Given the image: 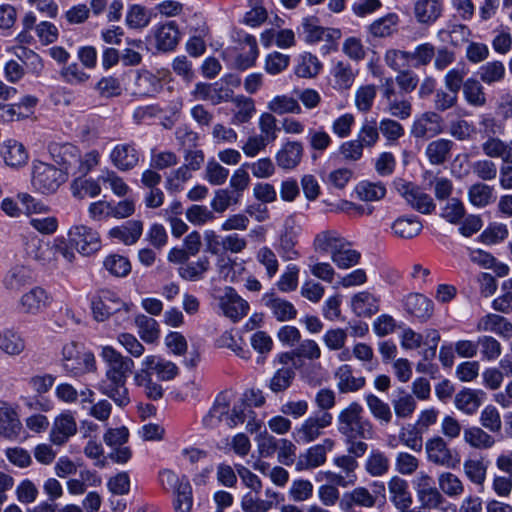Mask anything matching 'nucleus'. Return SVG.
Returning <instances> with one entry per match:
<instances>
[{
	"label": "nucleus",
	"instance_id": "obj_1",
	"mask_svg": "<svg viewBox=\"0 0 512 512\" xmlns=\"http://www.w3.org/2000/svg\"><path fill=\"white\" fill-rule=\"evenodd\" d=\"M100 356L105 364V378L98 383L97 389L116 405L127 406L130 397L126 382L135 367L133 359L124 356L112 346L102 347Z\"/></svg>",
	"mask_w": 512,
	"mask_h": 512
},
{
	"label": "nucleus",
	"instance_id": "obj_2",
	"mask_svg": "<svg viewBox=\"0 0 512 512\" xmlns=\"http://www.w3.org/2000/svg\"><path fill=\"white\" fill-rule=\"evenodd\" d=\"M338 431L349 440L370 439L374 434L373 424L363 416V407L358 402L350 403L339 413Z\"/></svg>",
	"mask_w": 512,
	"mask_h": 512
},
{
	"label": "nucleus",
	"instance_id": "obj_3",
	"mask_svg": "<svg viewBox=\"0 0 512 512\" xmlns=\"http://www.w3.org/2000/svg\"><path fill=\"white\" fill-rule=\"evenodd\" d=\"M133 305L124 302L119 295L109 289H101L93 297L91 308L95 320L103 322L112 315H116L119 321L129 320V314Z\"/></svg>",
	"mask_w": 512,
	"mask_h": 512
},
{
	"label": "nucleus",
	"instance_id": "obj_4",
	"mask_svg": "<svg viewBox=\"0 0 512 512\" xmlns=\"http://www.w3.org/2000/svg\"><path fill=\"white\" fill-rule=\"evenodd\" d=\"M65 180L66 176L62 169L41 161L33 163L32 185L37 191L43 194H52Z\"/></svg>",
	"mask_w": 512,
	"mask_h": 512
},
{
	"label": "nucleus",
	"instance_id": "obj_5",
	"mask_svg": "<svg viewBox=\"0 0 512 512\" xmlns=\"http://www.w3.org/2000/svg\"><path fill=\"white\" fill-rule=\"evenodd\" d=\"M142 159V153L133 141L116 144L110 151L109 160L120 172L134 170Z\"/></svg>",
	"mask_w": 512,
	"mask_h": 512
},
{
	"label": "nucleus",
	"instance_id": "obj_6",
	"mask_svg": "<svg viewBox=\"0 0 512 512\" xmlns=\"http://www.w3.org/2000/svg\"><path fill=\"white\" fill-rule=\"evenodd\" d=\"M412 483L421 508L435 509L444 502V497L435 486L434 479L427 473L419 472Z\"/></svg>",
	"mask_w": 512,
	"mask_h": 512
},
{
	"label": "nucleus",
	"instance_id": "obj_7",
	"mask_svg": "<svg viewBox=\"0 0 512 512\" xmlns=\"http://www.w3.org/2000/svg\"><path fill=\"white\" fill-rule=\"evenodd\" d=\"M333 416L329 412L317 411L309 416L296 429L294 435L297 442L310 443L322 435L323 430L332 424Z\"/></svg>",
	"mask_w": 512,
	"mask_h": 512
},
{
	"label": "nucleus",
	"instance_id": "obj_8",
	"mask_svg": "<svg viewBox=\"0 0 512 512\" xmlns=\"http://www.w3.org/2000/svg\"><path fill=\"white\" fill-rule=\"evenodd\" d=\"M68 235L78 252L85 256H89L101 248L99 233L91 227L85 225L73 226Z\"/></svg>",
	"mask_w": 512,
	"mask_h": 512
},
{
	"label": "nucleus",
	"instance_id": "obj_9",
	"mask_svg": "<svg viewBox=\"0 0 512 512\" xmlns=\"http://www.w3.org/2000/svg\"><path fill=\"white\" fill-rule=\"evenodd\" d=\"M219 306L223 314L232 321L237 322L244 318L249 311V304L234 288L225 287L219 296Z\"/></svg>",
	"mask_w": 512,
	"mask_h": 512
},
{
	"label": "nucleus",
	"instance_id": "obj_10",
	"mask_svg": "<svg viewBox=\"0 0 512 512\" xmlns=\"http://www.w3.org/2000/svg\"><path fill=\"white\" fill-rule=\"evenodd\" d=\"M407 204L422 214H431L436 209L433 198L419 186L411 183L403 184L399 189Z\"/></svg>",
	"mask_w": 512,
	"mask_h": 512
},
{
	"label": "nucleus",
	"instance_id": "obj_11",
	"mask_svg": "<svg viewBox=\"0 0 512 512\" xmlns=\"http://www.w3.org/2000/svg\"><path fill=\"white\" fill-rule=\"evenodd\" d=\"M155 47L162 52H171L179 44L181 33L175 21L157 24L153 29Z\"/></svg>",
	"mask_w": 512,
	"mask_h": 512
},
{
	"label": "nucleus",
	"instance_id": "obj_12",
	"mask_svg": "<svg viewBox=\"0 0 512 512\" xmlns=\"http://www.w3.org/2000/svg\"><path fill=\"white\" fill-rule=\"evenodd\" d=\"M54 161L63 168L66 175L75 176L80 150L73 144H52L49 147Z\"/></svg>",
	"mask_w": 512,
	"mask_h": 512
},
{
	"label": "nucleus",
	"instance_id": "obj_13",
	"mask_svg": "<svg viewBox=\"0 0 512 512\" xmlns=\"http://www.w3.org/2000/svg\"><path fill=\"white\" fill-rule=\"evenodd\" d=\"M442 117L428 111L416 118L411 126V135L417 139L432 138L442 132Z\"/></svg>",
	"mask_w": 512,
	"mask_h": 512
},
{
	"label": "nucleus",
	"instance_id": "obj_14",
	"mask_svg": "<svg viewBox=\"0 0 512 512\" xmlns=\"http://www.w3.org/2000/svg\"><path fill=\"white\" fill-rule=\"evenodd\" d=\"M24 250L29 258L37 261L40 265L54 266L53 242H45L35 235L29 236L25 238Z\"/></svg>",
	"mask_w": 512,
	"mask_h": 512
},
{
	"label": "nucleus",
	"instance_id": "obj_15",
	"mask_svg": "<svg viewBox=\"0 0 512 512\" xmlns=\"http://www.w3.org/2000/svg\"><path fill=\"white\" fill-rule=\"evenodd\" d=\"M334 447V441L330 438L323 440L321 444L310 447L304 454L298 457L296 469L298 471L313 469L326 462V454Z\"/></svg>",
	"mask_w": 512,
	"mask_h": 512
},
{
	"label": "nucleus",
	"instance_id": "obj_16",
	"mask_svg": "<svg viewBox=\"0 0 512 512\" xmlns=\"http://www.w3.org/2000/svg\"><path fill=\"white\" fill-rule=\"evenodd\" d=\"M299 230L294 217L290 216L285 220L278 247V252L284 260H295L299 257L300 254L295 248L298 242Z\"/></svg>",
	"mask_w": 512,
	"mask_h": 512
},
{
	"label": "nucleus",
	"instance_id": "obj_17",
	"mask_svg": "<svg viewBox=\"0 0 512 512\" xmlns=\"http://www.w3.org/2000/svg\"><path fill=\"white\" fill-rule=\"evenodd\" d=\"M191 94L197 100L210 101L212 104L218 105L229 101L232 98L233 91L219 82L212 84L199 82L195 85Z\"/></svg>",
	"mask_w": 512,
	"mask_h": 512
},
{
	"label": "nucleus",
	"instance_id": "obj_18",
	"mask_svg": "<svg viewBox=\"0 0 512 512\" xmlns=\"http://www.w3.org/2000/svg\"><path fill=\"white\" fill-rule=\"evenodd\" d=\"M52 297L41 287H34L20 298V308L23 313L37 315L50 306Z\"/></svg>",
	"mask_w": 512,
	"mask_h": 512
},
{
	"label": "nucleus",
	"instance_id": "obj_19",
	"mask_svg": "<svg viewBox=\"0 0 512 512\" xmlns=\"http://www.w3.org/2000/svg\"><path fill=\"white\" fill-rule=\"evenodd\" d=\"M443 9V0H415L413 15L417 23L430 26L442 16Z\"/></svg>",
	"mask_w": 512,
	"mask_h": 512
},
{
	"label": "nucleus",
	"instance_id": "obj_20",
	"mask_svg": "<svg viewBox=\"0 0 512 512\" xmlns=\"http://www.w3.org/2000/svg\"><path fill=\"white\" fill-rule=\"evenodd\" d=\"M77 432V424L71 412L67 411L54 420L50 431V440L53 444L61 446Z\"/></svg>",
	"mask_w": 512,
	"mask_h": 512
},
{
	"label": "nucleus",
	"instance_id": "obj_21",
	"mask_svg": "<svg viewBox=\"0 0 512 512\" xmlns=\"http://www.w3.org/2000/svg\"><path fill=\"white\" fill-rule=\"evenodd\" d=\"M425 448L430 462L447 468L455 466L452 452L442 437L436 436L429 439Z\"/></svg>",
	"mask_w": 512,
	"mask_h": 512
},
{
	"label": "nucleus",
	"instance_id": "obj_22",
	"mask_svg": "<svg viewBox=\"0 0 512 512\" xmlns=\"http://www.w3.org/2000/svg\"><path fill=\"white\" fill-rule=\"evenodd\" d=\"M377 503V496L365 487H356L350 492L344 493L339 507L342 511H350L354 506L372 508Z\"/></svg>",
	"mask_w": 512,
	"mask_h": 512
},
{
	"label": "nucleus",
	"instance_id": "obj_23",
	"mask_svg": "<svg viewBox=\"0 0 512 512\" xmlns=\"http://www.w3.org/2000/svg\"><path fill=\"white\" fill-rule=\"evenodd\" d=\"M163 89L160 78L147 70L136 72L132 94L140 97H152Z\"/></svg>",
	"mask_w": 512,
	"mask_h": 512
},
{
	"label": "nucleus",
	"instance_id": "obj_24",
	"mask_svg": "<svg viewBox=\"0 0 512 512\" xmlns=\"http://www.w3.org/2000/svg\"><path fill=\"white\" fill-rule=\"evenodd\" d=\"M476 329L479 332H492L506 339L512 337V323L505 317L493 313L481 317Z\"/></svg>",
	"mask_w": 512,
	"mask_h": 512
},
{
	"label": "nucleus",
	"instance_id": "obj_25",
	"mask_svg": "<svg viewBox=\"0 0 512 512\" xmlns=\"http://www.w3.org/2000/svg\"><path fill=\"white\" fill-rule=\"evenodd\" d=\"M303 157V145L298 141H288L276 153L277 165L284 170L296 168Z\"/></svg>",
	"mask_w": 512,
	"mask_h": 512
},
{
	"label": "nucleus",
	"instance_id": "obj_26",
	"mask_svg": "<svg viewBox=\"0 0 512 512\" xmlns=\"http://www.w3.org/2000/svg\"><path fill=\"white\" fill-rule=\"evenodd\" d=\"M143 233V222L140 220H129L120 226L109 230L108 235L111 239L117 240L125 245L135 244Z\"/></svg>",
	"mask_w": 512,
	"mask_h": 512
},
{
	"label": "nucleus",
	"instance_id": "obj_27",
	"mask_svg": "<svg viewBox=\"0 0 512 512\" xmlns=\"http://www.w3.org/2000/svg\"><path fill=\"white\" fill-rule=\"evenodd\" d=\"M141 370H147V373L151 374L156 373L162 381L172 380L178 374V367L173 362L156 355L146 356L142 362Z\"/></svg>",
	"mask_w": 512,
	"mask_h": 512
},
{
	"label": "nucleus",
	"instance_id": "obj_28",
	"mask_svg": "<svg viewBox=\"0 0 512 512\" xmlns=\"http://www.w3.org/2000/svg\"><path fill=\"white\" fill-rule=\"evenodd\" d=\"M262 301L278 321H289L297 316L295 306L288 300L277 297L275 293H266L263 295Z\"/></svg>",
	"mask_w": 512,
	"mask_h": 512
},
{
	"label": "nucleus",
	"instance_id": "obj_29",
	"mask_svg": "<svg viewBox=\"0 0 512 512\" xmlns=\"http://www.w3.org/2000/svg\"><path fill=\"white\" fill-rule=\"evenodd\" d=\"M405 310L414 317L426 321L433 314L432 301L419 293H411L404 300Z\"/></svg>",
	"mask_w": 512,
	"mask_h": 512
},
{
	"label": "nucleus",
	"instance_id": "obj_30",
	"mask_svg": "<svg viewBox=\"0 0 512 512\" xmlns=\"http://www.w3.org/2000/svg\"><path fill=\"white\" fill-rule=\"evenodd\" d=\"M390 500L399 510H404L412 504V496L408 482L399 476H393L388 482Z\"/></svg>",
	"mask_w": 512,
	"mask_h": 512
},
{
	"label": "nucleus",
	"instance_id": "obj_31",
	"mask_svg": "<svg viewBox=\"0 0 512 512\" xmlns=\"http://www.w3.org/2000/svg\"><path fill=\"white\" fill-rule=\"evenodd\" d=\"M22 424L16 411L6 403L0 405V434L14 439L20 435Z\"/></svg>",
	"mask_w": 512,
	"mask_h": 512
},
{
	"label": "nucleus",
	"instance_id": "obj_32",
	"mask_svg": "<svg viewBox=\"0 0 512 512\" xmlns=\"http://www.w3.org/2000/svg\"><path fill=\"white\" fill-rule=\"evenodd\" d=\"M346 241L336 230H324L315 236L313 248L320 253H330L332 257L333 253L342 248Z\"/></svg>",
	"mask_w": 512,
	"mask_h": 512
},
{
	"label": "nucleus",
	"instance_id": "obj_33",
	"mask_svg": "<svg viewBox=\"0 0 512 512\" xmlns=\"http://www.w3.org/2000/svg\"><path fill=\"white\" fill-rule=\"evenodd\" d=\"M330 74L333 79V88L339 91L350 89L356 78L351 64L343 60L334 62Z\"/></svg>",
	"mask_w": 512,
	"mask_h": 512
},
{
	"label": "nucleus",
	"instance_id": "obj_34",
	"mask_svg": "<svg viewBox=\"0 0 512 512\" xmlns=\"http://www.w3.org/2000/svg\"><path fill=\"white\" fill-rule=\"evenodd\" d=\"M481 147L487 157L500 158L504 164H512V140L506 142L498 137H488Z\"/></svg>",
	"mask_w": 512,
	"mask_h": 512
},
{
	"label": "nucleus",
	"instance_id": "obj_35",
	"mask_svg": "<svg viewBox=\"0 0 512 512\" xmlns=\"http://www.w3.org/2000/svg\"><path fill=\"white\" fill-rule=\"evenodd\" d=\"M26 348V341L20 332L13 328L0 331V350L9 356H18Z\"/></svg>",
	"mask_w": 512,
	"mask_h": 512
},
{
	"label": "nucleus",
	"instance_id": "obj_36",
	"mask_svg": "<svg viewBox=\"0 0 512 512\" xmlns=\"http://www.w3.org/2000/svg\"><path fill=\"white\" fill-rule=\"evenodd\" d=\"M463 439L470 447L478 450H488L496 443L495 438L479 426L466 427Z\"/></svg>",
	"mask_w": 512,
	"mask_h": 512
},
{
	"label": "nucleus",
	"instance_id": "obj_37",
	"mask_svg": "<svg viewBox=\"0 0 512 512\" xmlns=\"http://www.w3.org/2000/svg\"><path fill=\"white\" fill-rule=\"evenodd\" d=\"M423 225L417 216L398 217L391 226L393 234L402 239H412L422 231Z\"/></svg>",
	"mask_w": 512,
	"mask_h": 512
},
{
	"label": "nucleus",
	"instance_id": "obj_38",
	"mask_svg": "<svg viewBox=\"0 0 512 512\" xmlns=\"http://www.w3.org/2000/svg\"><path fill=\"white\" fill-rule=\"evenodd\" d=\"M453 147V141L440 138L427 145L425 154L431 164L442 165L450 158Z\"/></svg>",
	"mask_w": 512,
	"mask_h": 512
},
{
	"label": "nucleus",
	"instance_id": "obj_39",
	"mask_svg": "<svg viewBox=\"0 0 512 512\" xmlns=\"http://www.w3.org/2000/svg\"><path fill=\"white\" fill-rule=\"evenodd\" d=\"M3 158L6 165L20 168L27 164L29 155L24 145L16 140H8L4 145Z\"/></svg>",
	"mask_w": 512,
	"mask_h": 512
},
{
	"label": "nucleus",
	"instance_id": "obj_40",
	"mask_svg": "<svg viewBox=\"0 0 512 512\" xmlns=\"http://www.w3.org/2000/svg\"><path fill=\"white\" fill-rule=\"evenodd\" d=\"M230 411V399L229 396L225 393L219 394L215 402L208 412V414L203 418V424L207 428H215L218 424L223 420V417H227Z\"/></svg>",
	"mask_w": 512,
	"mask_h": 512
},
{
	"label": "nucleus",
	"instance_id": "obj_41",
	"mask_svg": "<svg viewBox=\"0 0 512 512\" xmlns=\"http://www.w3.org/2000/svg\"><path fill=\"white\" fill-rule=\"evenodd\" d=\"M468 199L473 206L486 207L496 200L494 187L483 182L475 183L468 189Z\"/></svg>",
	"mask_w": 512,
	"mask_h": 512
},
{
	"label": "nucleus",
	"instance_id": "obj_42",
	"mask_svg": "<svg viewBox=\"0 0 512 512\" xmlns=\"http://www.w3.org/2000/svg\"><path fill=\"white\" fill-rule=\"evenodd\" d=\"M338 378L337 387L341 393L355 392L365 386L364 377H354L349 365H342L336 372Z\"/></svg>",
	"mask_w": 512,
	"mask_h": 512
},
{
	"label": "nucleus",
	"instance_id": "obj_43",
	"mask_svg": "<svg viewBox=\"0 0 512 512\" xmlns=\"http://www.w3.org/2000/svg\"><path fill=\"white\" fill-rule=\"evenodd\" d=\"M351 306L357 316H372L379 310L377 299L368 291L355 294L352 297Z\"/></svg>",
	"mask_w": 512,
	"mask_h": 512
},
{
	"label": "nucleus",
	"instance_id": "obj_44",
	"mask_svg": "<svg viewBox=\"0 0 512 512\" xmlns=\"http://www.w3.org/2000/svg\"><path fill=\"white\" fill-rule=\"evenodd\" d=\"M480 391L465 388L455 396V406L467 415H473L481 406Z\"/></svg>",
	"mask_w": 512,
	"mask_h": 512
},
{
	"label": "nucleus",
	"instance_id": "obj_45",
	"mask_svg": "<svg viewBox=\"0 0 512 512\" xmlns=\"http://www.w3.org/2000/svg\"><path fill=\"white\" fill-rule=\"evenodd\" d=\"M216 267L220 277L232 283L238 282L245 271L243 263H238L223 255L218 257Z\"/></svg>",
	"mask_w": 512,
	"mask_h": 512
},
{
	"label": "nucleus",
	"instance_id": "obj_46",
	"mask_svg": "<svg viewBox=\"0 0 512 512\" xmlns=\"http://www.w3.org/2000/svg\"><path fill=\"white\" fill-rule=\"evenodd\" d=\"M72 195L77 199H84L86 197H97L101 193V186L92 178H85V176H76L71 183Z\"/></svg>",
	"mask_w": 512,
	"mask_h": 512
},
{
	"label": "nucleus",
	"instance_id": "obj_47",
	"mask_svg": "<svg viewBox=\"0 0 512 512\" xmlns=\"http://www.w3.org/2000/svg\"><path fill=\"white\" fill-rule=\"evenodd\" d=\"M477 74L483 83L493 85L505 79L506 69L503 62L494 60L480 66Z\"/></svg>",
	"mask_w": 512,
	"mask_h": 512
},
{
	"label": "nucleus",
	"instance_id": "obj_48",
	"mask_svg": "<svg viewBox=\"0 0 512 512\" xmlns=\"http://www.w3.org/2000/svg\"><path fill=\"white\" fill-rule=\"evenodd\" d=\"M210 268V260L207 256L200 257L195 262H188L179 267L178 272L181 278L187 281H199Z\"/></svg>",
	"mask_w": 512,
	"mask_h": 512
},
{
	"label": "nucleus",
	"instance_id": "obj_49",
	"mask_svg": "<svg viewBox=\"0 0 512 512\" xmlns=\"http://www.w3.org/2000/svg\"><path fill=\"white\" fill-rule=\"evenodd\" d=\"M367 407L372 416L381 424L388 425L392 421V411L388 403L370 393L365 396Z\"/></svg>",
	"mask_w": 512,
	"mask_h": 512
},
{
	"label": "nucleus",
	"instance_id": "obj_50",
	"mask_svg": "<svg viewBox=\"0 0 512 512\" xmlns=\"http://www.w3.org/2000/svg\"><path fill=\"white\" fill-rule=\"evenodd\" d=\"M135 324L138 328L140 338L146 343H155L160 336L158 322L144 314H140L135 318Z\"/></svg>",
	"mask_w": 512,
	"mask_h": 512
},
{
	"label": "nucleus",
	"instance_id": "obj_51",
	"mask_svg": "<svg viewBox=\"0 0 512 512\" xmlns=\"http://www.w3.org/2000/svg\"><path fill=\"white\" fill-rule=\"evenodd\" d=\"M63 368L74 376L85 374L95 369V357L90 352L81 353L77 357L64 362Z\"/></svg>",
	"mask_w": 512,
	"mask_h": 512
},
{
	"label": "nucleus",
	"instance_id": "obj_52",
	"mask_svg": "<svg viewBox=\"0 0 512 512\" xmlns=\"http://www.w3.org/2000/svg\"><path fill=\"white\" fill-rule=\"evenodd\" d=\"M351 244L346 241L342 248L333 253L331 260L340 269H349L356 266L361 259V253L352 249Z\"/></svg>",
	"mask_w": 512,
	"mask_h": 512
},
{
	"label": "nucleus",
	"instance_id": "obj_53",
	"mask_svg": "<svg viewBox=\"0 0 512 512\" xmlns=\"http://www.w3.org/2000/svg\"><path fill=\"white\" fill-rule=\"evenodd\" d=\"M398 16L395 13H389L373 21L369 27V33L376 38H385L391 36L396 30Z\"/></svg>",
	"mask_w": 512,
	"mask_h": 512
},
{
	"label": "nucleus",
	"instance_id": "obj_54",
	"mask_svg": "<svg viewBox=\"0 0 512 512\" xmlns=\"http://www.w3.org/2000/svg\"><path fill=\"white\" fill-rule=\"evenodd\" d=\"M463 95L467 103L474 107H482L486 104L484 88L479 80L468 78L463 84Z\"/></svg>",
	"mask_w": 512,
	"mask_h": 512
},
{
	"label": "nucleus",
	"instance_id": "obj_55",
	"mask_svg": "<svg viewBox=\"0 0 512 512\" xmlns=\"http://www.w3.org/2000/svg\"><path fill=\"white\" fill-rule=\"evenodd\" d=\"M358 198L365 202L379 201L386 195V187L381 182L362 181L356 186Z\"/></svg>",
	"mask_w": 512,
	"mask_h": 512
},
{
	"label": "nucleus",
	"instance_id": "obj_56",
	"mask_svg": "<svg viewBox=\"0 0 512 512\" xmlns=\"http://www.w3.org/2000/svg\"><path fill=\"white\" fill-rule=\"evenodd\" d=\"M233 101L236 111L233 114L232 123L236 125L247 123L256 112L254 100L245 96H237Z\"/></svg>",
	"mask_w": 512,
	"mask_h": 512
},
{
	"label": "nucleus",
	"instance_id": "obj_57",
	"mask_svg": "<svg viewBox=\"0 0 512 512\" xmlns=\"http://www.w3.org/2000/svg\"><path fill=\"white\" fill-rule=\"evenodd\" d=\"M296 373L292 367L284 366L276 370L269 380V388L274 393L286 391L293 383Z\"/></svg>",
	"mask_w": 512,
	"mask_h": 512
},
{
	"label": "nucleus",
	"instance_id": "obj_58",
	"mask_svg": "<svg viewBox=\"0 0 512 512\" xmlns=\"http://www.w3.org/2000/svg\"><path fill=\"white\" fill-rule=\"evenodd\" d=\"M321 68L322 64L315 55L305 53L299 58L295 74L301 78H313L319 74Z\"/></svg>",
	"mask_w": 512,
	"mask_h": 512
},
{
	"label": "nucleus",
	"instance_id": "obj_59",
	"mask_svg": "<svg viewBox=\"0 0 512 512\" xmlns=\"http://www.w3.org/2000/svg\"><path fill=\"white\" fill-rule=\"evenodd\" d=\"M268 109L272 113H276L278 115L288 113L300 114L302 112V108L298 103L297 99L287 95H279L274 97L268 103Z\"/></svg>",
	"mask_w": 512,
	"mask_h": 512
},
{
	"label": "nucleus",
	"instance_id": "obj_60",
	"mask_svg": "<svg viewBox=\"0 0 512 512\" xmlns=\"http://www.w3.org/2000/svg\"><path fill=\"white\" fill-rule=\"evenodd\" d=\"M135 384L144 388L145 395L151 400H158L163 396V388L152 380L151 373L147 370H140L134 376Z\"/></svg>",
	"mask_w": 512,
	"mask_h": 512
},
{
	"label": "nucleus",
	"instance_id": "obj_61",
	"mask_svg": "<svg viewBox=\"0 0 512 512\" xmlns=\"http://www.w3.org/2000/svg\"><path fill=\"white\" fill-rule=\"evenodd\" d=\"M104 268L114 277H126L131 272V263L123 255L110 254L103 262Z\"/></svg>",
	"mask_w": 512,
	"mask_h": 512
},
{
	"label": "nucleus",
	"instance_id": "obj_62",
	"mask_svg": "<svg viewBox=\"0 0 512 512\" xmlns=\"http://www.w3.org/2000/svg\"><path fill=\"white\" fill-rule=\"evenodd\" d=\"M438 484L441 491L451 498L459 497L464 492L461 479L451 472L441 473L438 477Z\"/></svg>",
	"mask_w": 512,
	"mask_h": 512
},
{
	"label": "nucleus",
	"instance_id": "obj_63",
	"mask_svg": "<svg viewBox=\"0 0 512 512\" xmlns=\"http://www.w3.org/2000/svg\"><path fill=\"white\" fill-rule=\"evenodd\" d=\"M175 512H190L193 505L192 487L189 481H182V484L173 491Z\"/></svg>",
	"mask_w": 512,
	"mask_h": 512
},
{
	"label": "nucleus",
	"instance_id": "obj_64",
	"mask_svg": "<svg viewBox=\"0 0 512 512\" xmlns=\"http://www.w3.org/2000/svg\"><path fill=\"white\" fill-rule=\"evenodd\" d=\"M364 147L372 148L379 140V127L375 118H365L357 134Z\"/></svg>",
	"mask_w": 512,
	"mask_h": 512
}]
</instances>
